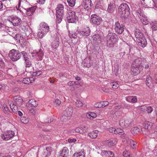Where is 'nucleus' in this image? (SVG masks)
Masks as SVG:
<instances>
[{
  "label": "nucleus",
  "mask_w": 157,
  "mask_h": 157,
  "mask_svg": "<svg viewBox=\"0 0 157 157\" xmlns=\"http://www.w3.org/2000/svg\"><path fill=\"white\" fill-rule=\"evenodd\" d=\"M118 14L122 19L125 20L128 17L130 14L129 8L126 3H122L120 5L118 8Z\"/></svg>",
  "instance_id": "1"
},
{
  "label": "nucleus",
  "mask_w": 157,
  "mask_h": 157,
  "mask_svg": "<svg viewBox=\"0 0 157 157\" xmlns=\"http://www.w3.org/2000/svg\"><path fill=\"white\" fill-rule=\"evenodd\" d=\"M135 35L139 45L143 48L145 47L147 44L146 39L143 33L139 30L136 29Z\"/></svg>",
  "instance_id": "2"
},
{
  "label": "nucleus",
  "mask_w": 157,
  "mask_h": 157,
  "mask_svg": "<svg viewBox=\"0 0 157 157\" xmlns=\"http://www.w3.org/2000/svg\"><path fill=\"white\" fill-rule=\"evenodd\" d=\"M49 31V28L48 25L45 22H41L40 25L37 36L39 38H41L44 36Z\"/></svg>",
  "instance_id": "3"
},
{
  "label": "nucleus",
  "mask_w": 157,
  "mask_h": 157,
  "mask_svg": "<svg viewBox=\"0 0 157 157\" xmlns=\"http://www.w3.org/2000/svg\"><path fill=\"white\" fill-rule=\"evenodd\" d=\"M115 36H116V34L109 33L104 37V41L106 43L107 47L110 48L113 47L115 43L114 39L115 38Z\"/></svg>",
  "instance_id": "4"
},
{
  "label": "nucleus",
  "mask_w": 157,
  "mask_h": 157,
  "mask_svg": "<svg viewBox=\"0 0 157 157\" xmlns=\"http://www.w3.org/2000/svg\"><path fill=\"white\" fill-rule=\"evenodd\" d=\"M9 56L13 61H15L21 58V53L19 51L13 49L10 51Z\"/></svg>",
  "instance_id": "5"
},
{
  "label": "nucleus",
  "mask_w": 157,
  "mask_h": 157,
  "mask_svg": "<svg viewBox=\"0 0 157 157\" xmlns=\"http://www.w3.org/2000/svg\"><path fill=\"white\" fill-rule=\"evenodd\" d=\"M8 20L14 26L20 25L21 23V19L16 16H11L9 18Z\"/></svg>",
  "instance_id": "6"
},
{
  "label": "nucleus",
  "mask_w": 157,
  "mask_h": 157,
  "mask_svg": "<svg viewBox=\"0 0 157 157\" xmlns=\"http://www.w3.org/2000/svg\"><path fill=\"white\" fill-rule=\"evenodd\" d=\"M114 27L115 32L120 34L122 33L124 31L125 27L123 24H120L119 21H116Z\"/></svg>",
  "instance_id": "7"
},
{
  "label": "nucleus",
  "mask_w": 157,
  "mask_h": 157,
  "mask_svg": "<svg viewBox=\"0 0 157 157\" xmlns=\"http://www.w3.org/2000/svg\"><path fill=\"white\" fill-rule=\"evenodd\" d=\"M77 17L75 12L72 10H70L68 11L67 14V18L69 22L74 23L75 22Z\"/></svg>",
  "instance_id": "8"
},
{
  "label": "nucleus",
  "mask_w": 157,
  "mask_h": 157,
  "mask_svg": "<svg viewBox=\"0 0 157 157\" xmlns=\"http://www.w3.org/2000/svg\"><path fill=\"white\" fill-rule=\"evenodd\" d=\"M15 135V133L12 131H8L5 132L1 135L2 138L4 140H8Z\"/></svg>",
  "instance_id": "9"
},
{
  "label": "nucleus",
  "mask_w": 157,
  "mask_h": 157,
  "mask_svg": "<svg viewBox=\"0 0 157 157\" xmlns=\"http://www.w3.org/2000/svg\"><path fill=\"white\" fill-rule=\"evenodd\" d=\"M132 122V120L129 118L125 120L122 119L120 120L119 124L123 128H128L131 126Z\"/></svg>",
  "instance_id": "10"
},
{
  "label": "nucleus",
  "mask_w": 157,
  "mask_h": 157,
  "mask_svg": "<svg viewBox=\"0 0 157 157\" xmlns=\"http://www.w3.org/2000/svg\"><path fill=\"white\" fill-rule=\"evenodd\" d=\"M152 126L151 123L146 121L144 123V127L142 128L141 131L143 134L148 135L149 134V130L151 129Z\"/></svg>",
  "instance_id": "11"
},
{
  "label": "nucleus",
  "mask_w": 157,
  "mask_h": 157,
  "mask_svg": "<svg viewBox=\"0 0 157 157\" xmlns=\"http://www.w3.org/2000/svg\"><path fill=\"white\" fill-rule=\"evenodd\" d=\"M37 105V102L33 99L30 100L29 101L28 104L26 105L28 109L31 113H33V108L36 107Z\"/></svg>",
  "instance_id": "12"
},
{
  "label": "nucleus",
  "mask_w": 157,
  "mask_h": 157,
  "mask_svg": "<svg viewBox=\"0 0 157 157\" xmlns=\"http://www.w3.org/2000/svg\"><path fill=\"white\" fill-rule=\"evenodd\" d=\"M91 20L93 24L97 25H99L102 21L101 17L97 16L96 14L91 15Z\"/></svg>",
  "instance_id": "13"
},
{
  "label": "nucleus",
  "mask_w": 157,
  "mask_h": 157,
  "mask_svg": "<svg viewBox=\"0 0 157 157\" xmlns=\"http://www.w3.org/2000/svg\"><path fill=\"white\" fill-rule=\"evenodd\" d=\"M56 36L54 35V36L56 37L55 39L52 42L51 44V47L53 49H57V48L59 46L60 44L59 34L58 35L56 34Z\"/></svg>",
  "instance_id": "14"
},
{
  "label": "nucleus",
  "mask_w": 157,
  "mask_h": 157,
  "mask_svg": "<svg viewBox=\"0 0 157 157\" xmlns=\"http://www.w3.org/2000/svg\"><path fill=\"white\" fill-rule=\"evenodd\" d=\"M143 67L140 66V67H139L134 66L133 65H132V67L131 69V71L132 74L134 75H138L142 70L143 69Z\"/></svg>",
  "instance_id": "15"
},
{
  "label": "nucleus",
  "mask_w": 157,
  "mask_h": 157,
  "mask_svg": "<svg viewBox=\"0 0 157 157\" xmlns=\"http://www.w3.org/2000/svg\"><path fill=\"white\" fill-rule=\"evenodd\" d=\"M77 32L80 35L87 36L90 35V30L89 27H86L83 29L82 30H78Z\"/></svg>",
  "instance_id": "16"
},
{
  "label": "nucleus",
  "mask_w": 157,
  "mask_h": 157,
  "mask_svg": "<svg viewBox=\"0 0 157 157\" xmlns=\"http://www.w3.org/2000/svg\"><path fill=\"white\" fill-rule=\"evenodd\" d=\"M101 154L102 156L105 157H116L114 153L110 151H102Z\"/></svg>",
  "instance_id": "17"
},
{
  "label": "nucleus",
  "mask_w": 157,
  "mask_h": 157,
  "mask_svg": "<svg viewBox=\"0 0 157 157\" xmlns=\"http://www.w3.org/2000/svg\"><path fill=\"white\" fill-rule=\"evenodd\" d=\"M13 103L20 106L22 104L23 100L21 97L19 96H15L13 98Z\"/></svg>",
  "instance_id": "18"
},
{
  "label": "nucleus",
  "mask_w": 157,
  "mask_h": 157,
  "mask_svg": "<svg viewBox=\"0 0 157 157\" xmlns=\"http://www.w3.org/2000/svg\"><path fill=\"white\" fill-rule=\"evenodd\" d=\"M125 99L128 102L133 104L137 101V97L135 96H127L125 97Z\"/></svg>",
  "instance_id": "19"
},
{
  "label": "nucleus",
  "mask_w": 157,
  "mask_h": 157,
  "mask_svg": "<svg viewBox=\"0 0 157 157\" xmlns=\"http://www.w3.org/2000/svg\"><path fill=\"white\" fill-rule=\"evenodd\" d=\"M116 6L115 4L112 2H110L108 4L107 11L109 13H112L115 11Z\"/></svg>",
  "instance_id": "20"
},
{
  "label": "nucleus",
  "mask_w": 157,
  "mask_h": 157,
  "mask_svg": "<svg viewBox=\"0 0 157 157\" xmlns=\"http://www.w3.org/2000/svg\"><path fill=\"white\" fill-rule=\"evenodd\" d=\"M83 4L84 9L88 11L90 9L92 5L91 0H84Z\"/></svg>",
  "instance_id": "21"
},
{
  "label": "nucleus",
  "mask_w": 157,
  "mask_h": 157,
  "mask_svg": "<svg viewBox=\"0 0 157 157\" xmlns=\"http://www.w3.org/2000/svg\"><path fill=\"white\" fill-rule=\"evenodd\" d=\"M64 6L61 4H58L56 8V13L63 14L64 10Z\"/></svg>",
  "instance_id": "22"
},
{
  "label": "nucleus",
  "mask_w": 157,
  "mask_h": 157,
  "mask_svg": "<svg viewBox=\"0 0 157 157\" xmlns=\"http://www.w3.org/2000/svg\"><path fill=\"white\" fill-rule=\"evenodd\" d=\"M144 62L142 61V59L141 58H138L136 59L133 61L132 65L134 66H136L140 67V66H142V64H144Z\"/></svg>",
  "instance_id": "23"
},
{
  "label": "nucleus",
  "mask_w": 157,
  "mask_h": 157,
  "mask_svg": "<svg viewBox=\"0 0 157 157\" xmlns=\"http://www.w3.org/2000/svg\"><path fill=\"white\" fill-rule=\"evenodd\" d=\"M68 150L67 147H64L61 151H60L59 157H67L68 153Z\"/></svg>",
  "instance_id": "24"
},
{
  "label": "nucleus",
  "mask_w": 157,
  "mask_h": 157,
  "mask_svg": "<svg viewBox=\"0 0 157 157\" xmlns=\"http://www.w3.org/2000/svg\"><path fill=\"white\" fill-rule=\"evenodd\" d=\"M35 78L33 77H30L29 78H23V83L26 84H29L31 83H32L34 82Z\"/></svg>",
  "instance_id": "25"
},
{
  "label": "nucleus",
  "mask_w": 157,
  "mask_h": 157,
  "mask_svg": "<svg viewBox=\"0 0 157 157\" xmlns=\"http://www.w3.org/2000/svg\"><path fill=\"white\" fill-rule=\"evenodd\" d=\"M73 112V108L71 106H69L66 109L64 112V113L66 114V116H67L69 117H71Z\"/></svg>",
  "instance_id": "26"
},
{
  "label": "nucleus",
  "mask_w": 157,
  "mask_h": 157,
  "mask_svg": "<svg viewBox=\"0 0 157 157\" xmlns=\"http://www.w3.org/2000/svg\"><path fill=\"white\" fill-rule=\"evenodd\" d=\"M35 53L36 54V56L37 57V59L39 60H41L44 56V53L43 51L40 50L37 52L36 51L35 52Z\"/></svg>",
  "instance_id": "27"
},
{
  "label": "nucleus",
  "mask_w": 157,
  "mask_h": 157,
  "mask_svg": "<svg viewBox=\"0 0 157 157\" xmlns=\"http://www.w3.org/2000/svg\"><path fill=\"white\" fill-rule=\"evenodd\" d=\"M26 14L28 16H30L33 15L35 11V8L34 7H31L26 9Z\"/></svg>",
  "instance_id": "28"
},
{
  "label": "nucleus",
  "mask_w": 157,
  "mask_h": 157,
  "mask_svg": "<svg viewBox=\"0 0 157 157\" xmlns=\"http://www.w3.org/2000/svg\"><path fill=\"white\" fill-rule=\"evenodd\" d=\"M18 105L13 103V102L12 101L10 104V106L11 109L13 112L16 113L18 111Z\"/></svg>",
  "instance_id": "29"
},
{
  "label": "nucleus",
  "mask_w": 157,
  "mask_h": 157,
  "mask_svg": "<svg viewBox=\"0 0 157 157\" xmlns=\"http://www.w3.org/2000/svg\"><path fill=\"white\" fill-rule=\"evenodd\" d=\"M97 116V114L94 112H89L86 114V117L88 119L92 120Z\"/></svg>",
  "instance_id": "30"
},
{
  "label": "nucleus",
  "mask_w": 157,
  "mask_h": 157,
  "mask_svg": "<svg viewBox=\"0 0 157 157\" xmlns=\"http://www.w3.org/2000/svg\"><path fill=\"white\" fill-rule=\"evenodd\" d=\"M98 131L95 130L88 133L89 136L92 139H94L97 137L98 136Z\"/></svg>",
  "instance_id": "31"
},
{
  "label": "nucleus",
  "mask_w": 157,
  "mask_h": 157,
  "mask_svg": "<svg viewBox=\"0 0 157 157\" xmlns=\"http://www.w3.org/2000/svg\"><path fill=\"white\" fill-rule=\"evenodd\" d=\"M93 38L94 41H96L98 43L101 42V36L99 34L94 35L93 36Z\"/></svg>",
  "instance_id": "32"
},
{
  "label": "nucleus",
  "mask_w": 157,
  "mask_h": 157,
  "mask_svg": "<svg viewBox=\"0 0 157 157\" xmlns=\"http://www.w3.org/2000/svg\"><path fill=\"white\" fill-rule=\"evenodd\" d=\"M146 84L147 86L149 87H151L153 86V83L152 82V79L150 76H147L146 81Z\"/></svg>",
  "instance_id": "33"
},
{
  "label": "nucleus",
  "mask_w": 157,
  "mask_h": 157,
  "mask_svg": "<svg viewBox=\"0 0 157 157\" xmlns=\"http://www.w3.org/2000/svg\"><path fill=\"white\" fill-rule=\"evenodd\" d=\"M140 19L143 24L144 25H146L148 24V21L147 17L144 14L142 15L141 17H140Z\"/></svg>",
  "instance_id": "34"
},
{
  "label": "nucleus",
  "mask_w": 157,
  "mask_h": 157,
  "mask_svg": "<svg viewBox=\"0 0 157 157\" xmlns=\"http://www.w3.org/2000/svg\"><path fill=\"white\" fill-rule=\"evenodd\" d=\"M63 14L56 13V22L58 24L60 23L62 21Z\"/></svg>",
  "instance_id": "35"
},
{
  "label": "nucleus",
  "mask_w": 157,
  "mask_h": 157,
  "mask_svg": "<svg viewBox=\"0 0 157 157\" xmlns=\"http://www.w3.org/2000/svg\"><path fill=\"white\" fill-rule=\"evenodd\" d=\"M106 143L109 146L112 147L116 144V142L115 140L110 139L107 140Z\"/></svg>",
  "instance_id": "36"
},
{
  "label": "nucleus",
  "mask_w": 157,
  "mask_h": 157,
  "mask_svg": "<svg viewBox=\"0 0 157 157\" xmlns=\"http://www.w3.org/2000/svg\"><path fill=\"white\" fill-rule=\"evenodd\" d=\"M85 154L83 151L75 153L73 155V157H85Z\"/></svg>",
  "instance_id": "37"
},
{
  "label": "nucleus",
  "mask_w": 157,
  "mask_h": 157,
  "mask_svg": "<svg viewBox=\"0 0 157 157\" xmlns=\"http://www.w3.org/2000/svg\"><path fill=\"white\" fill-rule=\"evenodd\" d=\"M103 6V1L102 0H100L95 5L96 9H101L102 7Z\"/></svg>",
  "instance_id": "38"
},
{
  "label": "nucleus",
  "mask_w": 157,
  "mask_h": 157,
  "mask_svg": "<svg viewBox=\"0 0 157 157\" xmlns=\"http://www.w3.org/2000/svg\"><path fill=\"white\" fill-rule=\"evenodd\" d=\"M115 134H119L120 135L123 136L124 133L123 131L120 128H116Z\"/></svg>",
  "instance_id": "39"
},
{
  "label": "nucleus",
  "mask_w": 157,
  "mask_h": 157,
  "mask_svg": "<svg viewBox=\"0 0 157 157\" xmlns=\"http://www.w3.org/2000/svg\"><path fill=\"white\" fill-rule=\"evenodd\" d=\"M20 53H21V55L22 56V57L24 61L26 60H26L29 59L28 58L29 56L26 52L22 51Z\"/></svg>",
  "instance_id": "40"
},
{
  "label": "nucleus",
  "mask_w": 157,
  "mask_h": 157,
  "mask_svg": "<svg viewBox=\"0 0 157 157\" xmlns=\"http://www.w3.org/2000/svg\"><path fill=\"white\" fill-rule=\"evenodd\" d=\"M140 129L137 127H134L132 128L131 132L132 134H137L139 132Z\"/></svg>",
  "instance_id": "41"
},
{
  "label": "nucleus",
  "mask_w": 157,
  "mask_h": 157,
  "mask_svg": "<svg viewBox=\"0 0 157 157\" xmlns=\"http://www.w3.org/2000/svg\"><path fill=\"white\" fill-rule=\"evenodd\" d=\"M136 15L140 18V17L142 16L144 13L143 10L141 9H139L136 10Z\"/></svg>",
  "instance_id": "42"
},
{
  "label": "nucleus",
  "mask_w": 157,
  "mask_h": 157,
  "mask_svg": "<svg viewBox=\"0 0 157 157\" xmlns=\"http://www.w3.org/2000/svg\"><path fill=\"white\" fill-rule=\"evenodd\" d=\"M71 117H69L67 116H66V114L64 113V115L61 118V120L62 121L66 122L70 120Z\"/></svg>",
  "instance_id": "43"
},
{
  "label": "nucleus",
  "mask_w": 157,
  "mask_h": 157,
  "mask_svg": "<svg viewBox=\"0 0 157 157\" xmlns=\"http://www.w3.org/2000/svg\"><path fill=\"white\" fill-rule=\"evenodd\" d=\"M128 142L130 143L132 149H135V146L137 144V143L136 142H135L133 140L130 139L128 140Z\"/></svg>",
  "instance_id": "44"
},
{
  "label": "nucleus",
  "mask_w": 157,
  "mask_h": 157,
  "mask_svg": "<svg viewBox=\"0 0 157 157\" xmlns=\"http://www.w3.org/2000/svg\"><path fill=\"white\" fill-rule=\"evenodd\" d=\"M78 33H77L75 32H69V35L71 38H76L77 37V34Z\"/></svg>",
  "instance_id": "45"
},
{
  "label": "nucleus",
  "mask_w": 157,
  "mask_h": 157,
  "mask_svg": "<svg viewBox=\"0 0 157 157\" xmlns=\"http://www.w3.org/2000/svg\"><path fill=\"white\" fill-rule=\"evenodd\" d=\"M24 61V63L26 67H31L32 63L29 58L26 60H26Z\"/></svg>",
  "instance_id": "46"
},
{
  "label": "nucleus",
  "mask_w": 157,
  "mask_h": 157,
  "mask_svg": "<svg viewBox=\"0 0 157 157\" xmlns=\"http://www.w3.org/2000/svg\"><path fill=\"white\" fill-rule=\"evenodd\" d=\"M52 149L51 147H47L46 148V150L44 151V153H47V155H46V156L44 157H49L51 153V152L52 151Z\"/></svg>",
  "instance_id": "47"
},
{
  "label": "nucleus",
  "mask_w": 157,
  "mask_h": 157,
  "mask_svg": "<svg viewBox=\"0 0 157 157\" xmlns=\"http://www.w3.org/2000/svg\"><path fill=\"white\" fill-rule=\"evenodd\" d=\"M151 28L153 30H157V21L152 22L151 24Z\"/></svg>",
  "instance_id": "48"
},
{
  "label": "nucleus",
  "mask_w": 157,
  "mask_h": 157,
  "mask_svg": "<svg viewBox=\"0 0 157 157\" xmlns=\"http://www.w3.org/2000/svg\"><path fill=\"white\" fill-rule=\"evenodd\" d=\"M110 84L113 89H116L119 87V85L117 81L113 82L111 83Z\"/></svg>",
  "instance_id": "49"
},
{
  "label": "nucleus",
  "mask_w": 157,
  "mask_h": 157,
  "mask_svg": "<svg viewBox=\"0 0 157 157\" xmlns=\"http://www.w3.org/2000/svg\"><path fill=\"white\" fill-rule=\"evenodd\" d=\"M69 6L71 7L74 6L75 4V0H67Z\"/></svg>",
  "instance_id": "50"
},
{
  "label": "nucleus",
  "mask_w": 157,
  "mask_h": 157,
  "mask_svg": "<svg viewBox=\"0 0 157 157\" xmlns=\"http://www.w3.org/2000/svg\"><path fill=\"white\" fill-rule=\"evenodd\" d=\"M49 119H50L49 121L48 120V122H47L46 121L45 123H43V122H40L39 123V124H40L41 126H46L47 125L48 123H51V122L53 120V118L52 117H50Z\"/></svg>",
  "instance_id": "51"
},
{
  "label": "nucleus",
  "mask_w": 157,
  "mask_h": 157,
  "mask_svg": "<svg viewBox=\"0 0 157 157\" xmlns=\"http://www.w3.org/2000/svg\"><path fill=\"white\" fill-rule=\"evenodd\" d=\"M21 122L24 124H27L29 121V119L25 117H23L21 118Z\"/></svg>",
  "instance_id": "52"
},
{
  "label": "nucleus",
  "mask_w": 157,
  "mask_h": 157,
  "mask_svg": "<svg viewBox=\"0 0 157 157\" xmlns=\"http://www.w3.org/2000/svg\"><path fill=\"white\" fill-rule=\"evenodd\" d=\"M61 103V101L59 99H56L53 102V104L54 106H56L60 105Z\"/></svg>",
  "instance_id": "53"
},
{
  "label": "nucleus",
  "mask_w": 157,
  "mask_h": 157,
  "mask_svg": "<svg viewBox=\"0 0 157 157\" xmlns=\"http://www.w3.org/2000/svg\"><path fill=\"white\" fill-rule=\"evenodd\" d=\"M80 131V133H83L86 132L87 128L84 126H82L80 127H79Z\"/></svg>",
  "instance_id": "54"
},
{
  "label": "nucleus",
  "mask_w": 157,
  "mask_h": 157,
  "mask_svg": "<svg viewBox=\"0 0 157 157\" xmlns=\"http://www.w3.org/2000/svg\"><path fill=\"white\" fill-rule=\"evenodd\" d=\"M83 103L80 100H77L75 102V105L78 107H81Z\"/></svg>",
  "instance_id": "55"
},
{
  "label": "nucleus",
  "mask_w": 157,
  "mask_h": 157,
  "mask_svg": "<svg viewBox=\"0 0 157 157\" xmlns=\"http://www.w3.org/2000/svg\"><path fill=\"white\" fill-rule=\"evenodd\" d=\"M42 74L41 71H36L33 72V75L34 76H37Z\"/></svg>",
  "instance_id": "56"
},
{
  "label": "nucleus",
  "mask_w": 157,
  "mask_h": 157,
  "mask_svg": "<svg viewBox=\"0 0 157 157\" xmlns=\"http://www.w3.org/2000/svg\"><path fill=\"white\" fill-rule=\"evenodd\" d=\"M5 63L3 59L0 57V68H2L4 67Z\"/></svg>",
  "instance_id": "57"
},
{
  "label": "nucleus",
  "mask_w": 157,
  "mask_h": 157,
  "mask_svg": "<svg viewBox=\"0 0 157 157\" xmlns=\"http://www.w3.org/2000/svg\"><path fill=\"white\" fill-rule=\"evenodd\" d=\"M123 155L124 157H129L130 156V153L127 151H124L123 152Z\"/></svg>",
  "instance_id": "58"
},
{
  "label": "nucleus",
  "mask_w": 157,
  "mask_h": 157,
  "mask_svg": "<svg viewBox=\"0 0 157 157\" xmlns=\"http://www.w3.org/2000/svg\"><path fill=\"white\" fill-rule=\"evenodd\" d=\"M140 109L144 112H146V109H147V106L146 105H143L141 106L140 107Z\"/></svg>",
  "instance_id": "59"
},
{
  "label": "nucleus",
  "mask_w": 157,
  "mask_h": 157,
  "mask_svg": "<svg viewBox=\"0 0 157 157\" xmlns=\"http://www.w3.org/2000/svg\"><path fill=\"white\" fill-rule=\"evenodd\" d=\"M101 105H102V108H104L106 106L108 105L109 104V102L107 101H103L101 102Z\"/></svg>",
  "instance_id": "60"
},
{
  "label": "nucleus",
  "mask_w": 157,
  "mask_h": 157,
  "mask_svg": "<svg viewBox=\"0 0 157 157\" xmlns=\"http://www.w3.org/2000/svg\"><path fill=\"white\" fill-rule=\"evenodd\" d=\"M153 111V109L151 106H147L146 112L148 113H151Z\"/></svg>",
  "instance_id": "61"
},
{
  "label": "nucleus",
  "mask_w": 157,
  "mask_h": 157,
  "mask_svg": "<svg viewBox=\"0 0 157 157\" xmlns=\"http://www.w3.org/2000/svg\"><path fill=\"white\" fill-rule=\"evenodd\" d=\"M94 106L95 107L100 108H101L102 107V105H101V102L95 103L94 105Z\"/></svg>",
  "instance_id": "62"
},
{
  "label": "nucleus",
  "mask_w": 157,
  "mask_h": 157,
  "mask_svg": "<svg viewBox=\"0 0 157 157\" xmlns=\"http://www.w3.org/2000/svg\"><path fill=\"white\" fill-rule=\"evenodd\" d=\"M116 128L113 127H110L109 128V131L111 133L115 134Z\"/></svg>",
  "instance_id": "63"
},
{
  "label": "nucleus",
  "mask_w": 157,
  "mask_h": 157,
  "mask_svg": "<svg viewBox=\"0 0 157 157\" xmlns=\"http://www.w3.org/2000/svg\"><path fill=\"white\" fill-rule=\"evenodd\" d=\"M3 106L5 109V111L8 113L10 114V111L7 108V105L5 104L3 105Z\"/></svg>",
  "instance_id": "64"
}]
</instances>
